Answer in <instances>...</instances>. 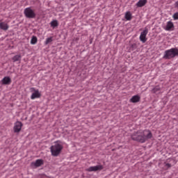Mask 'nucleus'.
I'll return each instance as SVG.
<instances>
[{
	"instance_id": "obj_1",
	"label": "nucleus",
	"mask_w": 178,
	"mask_h": 178,
	"mask_svg": "<svg viewBox=\"0 0 178 178\" xmlns=\"http://www.w3.org/2000/svg\"><path fill=\"white\" fill-rule=\"evenodd\" d=\"M152 138V133L149 130H139L136 132H134L131 135V138L134 141H138V143H144L147 140Z\"/></svg>"
},
{
	"instance_id": "obj_2",
	"label": "nucleus",
	"mask_w": 178,
	"mask_h": 178,
	"mask_svg": "<svg viewBox=\"0 0 178 178\" xmlns=\"http://www.w3.org/2000/svg\"><path fill=\"white\" fill-rule=\"evenodd\" d=\"M175 56H178V49L172 48L170 49L166 50L163 56V59H172Z\"/></svg>"
},
{
	"instance_id": "obj_3",
	"label": "nucleus",
	"mask_w": 178,
	"mask_h": 178,
	"mask_svg": "<svg viewBox=\"0 0 178 178\" xmlns=\"http://www.w3.org/2000/svg\"><path fill=\"white\" fill-rule=\"evenodd\" d=\"M62 149H63V146L59 143H55L50 147V151L53 156H58L62 152Z\"/></svg>"
},
{
	"instance_id": "obj_4",
	"label": "nucleus",
	"mask_w": 178,
	"mask_h": 178,
	"mask_svg": "<svg viewBox=\"0 0 178 178\" xmlns=\"http://www.w3.org/2000/svg\"><path fill=\"white\" fill-rule=\"evenodd\" d=\"M24 13L28 19H34L36 16L35 12L31 8H25Z\"/></svg>"
},
{
	"instance_id": "obj_5",
	"label": "nucleus",
	"mask_w": 178,
	"mask_h": 178,
	"mask_svg": "<svg viewBox=\"0 0 178 178\" xmlns=\"http://www.w3.org/2000/svg\"><path fill=\"white\" fill-rule=\"evenodd\" d=\"M148 34V29L145 28V29L140 33L139 40L143 44L147 42V35Z\"/></svg>"
},
{
	"instance_id": "obj_6",
	"label": "nucleus",
	"mask_w": 178,
	"mask_h": 178,
	"mask_svg": "<svg viewBox=\"0 0 178 178\" xmlns=\"http://www.w3.org/2000/svg\"><path fill=\"white\" fill-rule=\"evenodd\" d=\"M23 127V123L20 121H17L13 127V130L15 133H20L22 131V128Z\"/></svg>"
},
{
	"instance_id": "obj_7",
	"label": "nucleus",
	"mask_w": 178,
	"mask_h": 178,
	"mask_svg": "<svg viewBox=\"0 0 178 178\" xmlns=\"http://www.w3.org/2000/svg\"><path fill=\"white\" fill-rule=\"evenodd\" d=\"M104 169V166L102 165L91 166L87 168L86 172H97V170H102Z\"/></svg>"
},
{
	"instance_id": "obj_8",
	"label": "nucleus",
	"mask_w": 178,
	"mask_h": 178,
	"mask_svg": "<svg viewBox=\"0 0 178 178\" xmlns=\"http://www.w3.org/2000/svg\"><path fill=\"white\" fill-rule=\"evenodd\" d=\"M32 90L34 91V92L32 93L31 99H35V98H40L41 97V93H40L38 90H35L34 88H33Z\"/></svg>"
},
{
	"instance_id": "obj_9",
	"label": "nucleus",
	"mask_w": 178,
	"mask_h": 178,
	"mask_svg": "<svg viewBox=\"0 0 178 178\" xmlns=\"http://www.w3.org/2000/svg\"><path fill=\"white\" fill-rule=\"evenodd\" d=\"M42 165H44V161L42 159H38L35 162L31 163L32 168H40Z\"/></svg>"
},
{
	"instance_id": "obj_10",
	"label": "nucleus",
	"mask_w": 178,
	"mask_h": 178,
	"mask_svg": "<svg viewBox=\"0 0 178 178\" xmlns=\"http://www.w3.org/2000/svg\"><path fill=\"white\" fill-rule=\"evenodd\" d=\"M173 29H175V24H173V22L171 21L168 22L165 27L164 28L166 31H173Z\"/></svg>"
},
{
	"instance_id": "obj_11",
	"label": "nucleus",
	"mask_w": 178,
	"mask_h": 178,
	"mask_svg": "<svg viewBox=\"0 0 178 178\" xmlns=\"http://www.w3.org/2000/svg\"><path fill=\"white\" fill-rule=\"evenodd\" d=\"M12 83V79H10V77L6 76L1 80V84H3L4 86H9Z\"/></svg>"
},
{
	"instance_id": "obj_12",
	"label": "nucleus",
	"mask_w": 178,
	"mask_h": 178,
	"mask_svg": "<svg viewBox=\"0 0 178 178\" xmlns=\"http://www.w3.org/2000/svg\"><path fill=\"white\" fill-rule=\"evenodd\" d=\"M141 99V97L138 96V95L133 96L130 100L129 102H132L133 104H136V102H140V100Z\"/></svg>"
},
{
	"instance_id": "obj_13",
	"label": "nucleus",
	"mask_w": 178,
	"mask_h": 178,
	"mask_svg": "<svg viewBox=\"0 0 178 178\" xmlns=\"http://www.w3.org/2000/svg\"><path fill=\"white\" fill-rule=\"evenodd\" d=\"M9 29V25L6 22H0V29L6 31Z\"/></svg>"
},
{
	"instance_id": "obj_14",
	"label": "nucleus",
	"mask_w": 178,
	"mask_h": 178,
	"mask_svg": "<svg viewBox=\"0 0 178 178\" xmlns=\"http://www.w3.org/2000/svg\"><path fill=\"white\" fill-rule=\"evenodd\" d=\"M147 0H139L138 3H136V6L138 8H143V6H145V4L147 3Z\"/></svg>"
},
{
	"instance_id": "obj_15",
	"label": "nucleus",
	"mask_w": 178,
	"mask_h": 178,
	"mask_svg": "<svg viewBox=\"0 0 178 178\" xmlns=\"http://www.w3.org/2000/svg\"><path fill=\"white\" fill-rule=\"evenodd\" d=\"M51 27H53L54 29H55V27H58V26H59V24L58 23L57 20H53L51 23Z\"/></svg>"
},
{
	"instance_id": "obj_16",
	"label": "nucleus",
	"mask_w": 178,
	"mask_h": 178,
	"mask_svg": "<svg viewBox=\"0 0 178 178\" xmlns=\"http://www.w3.org/2000/svg\"><path fill=\"white\" fill-rule=\"evenodd\" d=\"M22 56L21 55H16L14 57H13L12 60L13 62H18V60H21Z\"/></svg>"
},
{
	"instance_id": "obj_17",
	"label": "nucleus",
	"mask_w": 178,
	"mask_h": 178,
	"mask_svg": "<svg viewBox=\"0 0 178 178\" xmlns=\"http://www.w3.org/2000/svg\"><path fill=\"white\" fill-rule=\"evenodd\" d=\"M125 19L126 20H131V13H130L129 11L125 13Z\"/></svg>"
},
{
	"instance_id": "obj_18",
	"label": "nucleus",
	"mask_w": 178,
	"mask_h": 178,
	"mask_svg": "<svg viewBox=\"0 0 178 178\" xmlns=\"http://www.w3.org/2000/svg\"><path fill=\"white\" fill-rule=\"evenodd\" d=\"M38 41V39H37L36 36H33L31 40V44L32 45H35V43Z\"/></svg>"
},
{
	"instance_id": "obj_19",
	"label": "nucleus",
	"mask_w": 178,
	"mask_h": 178,
	"mask_svg": "<svg viewBox=\"0 0 178 178\" xmlns=\"http://www.w3.org/2000/svg\"><path fill=\"white\" fill-rule=\"evenodd\" d=\"M158 91H161V88L159 86H156L154 88H153L152 90V92L154 94H156V92H158Z\"/></svg>"
},
{
	"instance_id": "obj_20",
	"label": "nucleus",
	"mask_w": 178,
	"mask_h": 178,
	"mask_svg": "<svg viewBox=\"0 0 178 178\" xmlns=\"http://www.w3.org/2000/svg\"><path fill=\"white\" fill-rule=\"evenodd\" d=\"M52 37L48 38L46 39V41L44 42L45 45H48V44L52 42Z\"/></svg>"
},
{
	"instance_id": "obj_21",
	"label": "nucleus",
	"mask_w": 178,
	"mask_h": 178,
	"mask_svg": "<svg viewBox=\"0 0 178 178\" xmlns=\"http://www.w3.org/2000/svg\"><path fill=\"white\" fill-rule=\"evenodd\" d=\"M164 168H165V169H169V168H172V164H170L169 163H165Z\"/></svg>"
},
{
	"instance_id": "obj_22",
	"label": "nucleus",
	"mask_w": 178,
	"mask_h": 178,
	"mask_svg": "<svg viewBox=\"0 0 178 178\" xmlns=\"http://www.w3.org/2000/svg\"><path fill=\"white\" fill-rule=\"evenodd\" d=\"M173 19H174V20H178V13H175L173 15Z\"/></svg>"
},
{
	"instance_id": "obj_23",
	"label": "nucleus",
	"mask_w": 178,
	"mask_h": 178,
	"mask_svg": "<svg viewBox=\"0 0 178 178\" xmlns=\"http://www.w3.org/2000/svg\"><path fill=\"white\" fill-rule=\"evenodd\" d=\"M174 6H175V8H176L177 9H178V1H177L175 3Z\"/></svg>"
}]
</instances>
